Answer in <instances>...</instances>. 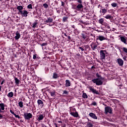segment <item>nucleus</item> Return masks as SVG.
<instances>
[{
  "mask_svg": "<svg viewBox=\"0 0 127 127\" xmlns=\"http://www.w3.org/2000/svg\"><path fill=\"white\" fill-rule=\"evenodd\" d=\"M111 5L113 6V7H116L117 5H118V4H117V3H112Z\"/></svg>",
  "mask_w": 127,
  "mask_h": 127,
  "instance_id": "f704fd0d",
  "label": "nucleus"
},
{
  "mask_svg": "<svg viewBox=\"0 0 127 127\" xmlns=\"http://www.w3.org/2000/svg\"><path fill=\"white\" fill-rule=\"evenodd\" d=\"M1 91V86H0V92Z\"/></svg>",
  "mask_w": 127,
  "mask_h": 127,
  "instance_id": "4d7b16f0",
  "label": "nucleus"
},
{
  "mask_svg": "<svg viewBox=\"0 0 127 127\" xmlns=\"http://www.w3.org/2000/svg\"><path fill=\"white\" fill-rule=\"evenodd\" d=\"M77 1L79 2V3H80V4L82 3V0H78Z\"/></svg>",
  "mask_w": 127,
  "mask_h": 127,
  "instance_id": "a18cd8bd",
  "label": "nucleus"
},
{
  "mask_svg": "<svg viewBox=\"0 0 127 127\" xmlns=\"http://www.w3.org/2000/svg\"><path fill=\"white\" fill-rule=\"evenodd\" d=\"M91 105L92 106H97V103L95 101H93Z\"/></svg>",
  "mask_w": 127,
  "mask_h": 127,
  "instance_id": "4c0bfd02",
  "label": "nucleus"
},
{
  "mask_svg": "<svg viewBox=\"0 0 127 127\" xmlns=\"http://www.w3.org/2000/svg\"><path fill=\"white\" fill-rule=\"evenodd\" d=\"M99 23L100 24H103L104 23V19L103 18H101L99 20Z\"/></svg>",
  "mask_w": 127,
  "mask_h": 127,
  "instance_id": "7c9ffc66",
  "label": "nucleus"
},
{
  "mask_svg": "<svg viewBox=\"0 0 127 127\" xmlns=\"http://www.w3.org/2000/svg\"><path fill=\"white\" fill-rule=\"evenodd\" d=\"M26 106H27V107H28V104H26Z\"/></svg>",
  "mask_w": 127,
  "mask_h": 127,
  "instance_id": "69168bd1",
  "label": "nucleus"
},
{
  "mask_svg": "<svg viewBox=\"0 0 127 127\" xmlns=\"http://www.w3.org/2000/svg\"><path fill=\"white\" fill-rule=\"evenodd\" d=\"M119 50L120 51V52H122V51L121 50V49H119Z\"/></svg>",
  "mask_w": 127,
  "mask_h": 127,
  "instance_id": "e2e57ef3",
  "label": "nucleus"
},
{
  "mask_svg": "<svg viewBox=\"0 0 127 127\" xmlns=\"http://www.w3.org/2000/svg\"><path fill=\"white\" fill-rule=\"evenodd\" d=\"M10 113H11V114H12V115H15V113H14V112H13V111L11 110H10Z\"/></svg>",
  "mask_w": 127,
  "mask_h": 127,
  "instance_id": "79ce46f5",
  "label": "nucleus"
},
{
  "mask_svg": "<svg viewBox=\"0 0 127 127\" xmlns=\"http://www.w3.org/2000/svg\"><path fill=\"white\" fill-rule=\"evenodd\" d=\"M53 21V18H51L50 17H48L47 19L45 21V22L47 23H51Z\"/></svg>",
  "mask_w": 127,
  "mask_h": 127,
  "instance_id": "f8f14e48",
  "label": "nucleus"
},
{
  "mask_svg": "<svg viewBox=\"0 0 127 127\" xmlns=\"http://www.w3.org/2000/svg\"><path fill=\"white\" fill-rule=\"evenodd\" d=\"M91 47L92 50H95V49H97V47H98V46H97V45H96L95 44H92L91 45Z\"/></svg>",
  "mask_w": 127,
  "mask_h": 127,
  "instance_id": "6ab92c4d",
  "label": "nucleus"
},
{
  "mask_svg": "<svg viewBox=\"0 0 127 127\" xmlns=\"http://www.w3.org/2000/svg\"><path fill=\"white\" fill-rule=\"evenodd\" d=\"M106 39H107L103 36H99L97 38V40H99L100 41H103V40H106Z\"/></svg>",
  "mask_w": 127,
  "mask_h": 127,
  "instance_id": "1a4fd4ad",
  "label": "nucleus"
},
{
  "mask_svg": "<svg viewBox=\"0 0 127 127\" xmlns=\"http://www.w3.org/2000/svg\"><path fill=\"white\" fill-rule=\"evenodd\" d=\"M54 125H55V126H56H56H57V124L56 123H54Z\"/></svg>",
  "mask_w": 127,
  "mask_h": 127,
  "instance_id": "680f3d73",
  "label": "nucleus"
},
{
  "mask_svg": "<svg viewBox=\"0 0 127 127\" xmlns=\"http://www.w3.org/2000/svg\"><path fill=\"white\" fill-rule=\"evenodd\" d=\"M96 75L97 77V78H98V80H103V78L102 77V76H101V75L99 74L98 73H97Z\"/></svg>",
  "mask_w": 127,
  "mask_h": 127,
  "instance_id": "a878e982",
  "label": "nucleus"
},
{
  "mask_svg": "<svg viewBox=\"0 0 127 127\" xmlns=\"http://www.w3.org/2000/svg\"><path fill=\"white\" fill-rule=\"evenodd\" d=\"M58 123H59V124L62 123V121H59Z\"/></svg>",
  "mask_w": 127,
  "mask_h": 127,
  "instance_id": "6e6d98bb",
  "label": "nucleus"
},
{
  "mask_svg": "<svg viewBox=\"0 0 127 127\" xmlns=\"http://www.w3.org/2000/svg\"><path fill=\"white\" fill-rule=\"evenodd\" d=\"M82 98H83V99H87L88 95H87V94L83 93L82 94Z\"/></svg>",
  "mask_w": 127,
  "mask_h": 127,
  "instance_id": "cd10ccee",
  "label": "nucleus"
},
{
  "mask_svg": "<svg viewBox=\"0 0 127 127\" xmlns=\"http://www.w3.org/2000/svg\"><path fill=\"white\" fill-rule=\"evenodd\" d=\"M33 59H34V60L36 59V55H33Z\"/></svg>",
  "mask_w": 127,
  "mask_h": 127,
  "instance_id": "c03bdc74",
  "label": "nucleus"
},
{
  "mask_svg": "<svg viewBox=\"0 0 127 127\" xmlns=\"http://www.w3.org/2000/svg\"><path fill=\"white\" fill-rule=\"evenodd\" d=\"M64 36H66V37L67 36V34L66 33H64Z\"/></svg>",
  "mask_w": 127,
  "mask_h": 127,
  "instance_id": "5fc2aeb1",
  "label": "nucleus"
},
{
  "mask_svg": "<svg viewBox=\"0 0 127 127\" xmlns=\"http://www.w3.org/2000/svg\"><path fill=\"white\" fill-rule=\"evenodd\" d=\"M93 68H95V66H92L91 67V68H92V69H93Z\"/></svg>",
  "mask_w": 127,
  "mask_h": 127,
  "instance_id": "bf43d9fd",
  "label": "nucleus"
},
{
  "mask_svg": "<svg viewBox=\"0 0 127 127\" xmlns=\"http://www.w3.org/2000/svg\"><path fill=\"white\" fill-rule=\"evenodd\" d=\"M2 118H3L2 115L1 114H0V120H1V119H2Z\"/></svg>",
  "mask_w": 127,
  "mask_h": 127,
  "instance_id": "de8ad7c7",
  "label": "nucleus"
},
{
  "mask_svg": "<svg viewBox=\"0 0 127 127\" xmlns=\"http://www.w3.org/2000/svg\"><path fill=\"white\" fill-rule=\"evenodd\" d=\"M79 48L81 50V51H84V49H83V48L79 47Z\"/></svg>",
  "mask_w": 127,
  "mask_h": 127,
  "instance_id": "49530a36",
  "label": "nucleus"
},
{
  "mask_svg": "<svg viewBox=\"0 0 127 127\" xmlns=\"http://www.w3.org/2000/svg\"><path fill=\"white\" fill-rule=\"evenodd\" d=\"M20 14H21L22 16H24L25 17H26L28 14V12L26 10L20 11Z\"/></svg>",
  "mask_w": 127,
  "mask_h": 127,
  "instance_id": "423d86ee",
  "label": "nucleus"
},
{
  "mask_svg": "<svg viewBox=\"0 0 127 127\" xmlns=\"http://www.w3.org/2000/svg\"><path fill=\"white\" fill-rule=\"evenodd\" d=\"M40 45L41 46H46L47 45V43L40 44Z\"/></svg>",
  "mask_w": 127,
  "mask_h": 127,
  "instance_id": "58836bf2",
  "label": "nucleus"
},
{
  "mask_svg": "<svg viewBox=\"0 0 127 127\" xmlns=\"http://www.w3.org/2000/svg\"><path fill=\"white\" fill-rule=\"evenodd\" d=\"M50 94H51V96H52V97H55V91L51 92Z\"/></svg>",
  "mask_w": 127,
  "mask_h": 127,
  "instance_id": "473e14b6",
  "label": "nucleus"
},
{
  "mask_svg": "<svg viewBox=\"0 0 127 127\" xmlns=\"http://www.w3.org/2000/svg\"><path fill=\"white\" fill-rule=\"evenodd\" d=\"M92 82H93V83L96 84V85H97V86H100V85L103 84V81L102 80L99 79V78H96V79H92Z\"/></svg>",
  "mask_w": 127,
  "mask_h": 127,
  "instance_id": "f257e3e1",
  "label": "nucleus"
},
{
  "mask_svg": "<svg viewBox=\"0 0 127 127\" xmlns=\"http://www.w3.org/2000/svg\"><path fill=\"white\" fill-rule=\"evenodd\" d=\"M64 4H65V3H64V2L62 1V6H64Z\"/></svg>",
  "mask_w": 127,
  "mask_h": 127,
  "instance_id": "09e8293b",
  "label": "nucleus"
},
{
  "mask_svg": "<svg viewBox=\"0 0 127 127\" xmlns=\"http://www.w3.org/2000/svg\"><path fill=\"white\" fill-rule=\"evenodd\" d=\"M102 11L103 14H105V13H107V12H108V10H107V9L106 8L102 9Z\"/></svg>",
  "mask_w": 127,
  "mask_h": 127,
  "instance_id": "c85d7f7f",
  "label": "nucleus"
},
{
  "mask_svg": "<svg viewBox=\"0 0 127 127\" xmlns=\"http://www.w3.org/2000/svg\"><path fill=\"white\" fill-rule=\"evenodd\" d=\"M43 6L45 7V8H48V4L47 3L43 4Z\"/></svg>",
  "mask_w": 127,
  "mask_h": 127,
  "instance_id": "e433bc0d",
  "label": "nucleus"
},
{
  "mask_svg": "<svg viewBox=\"0 0 127 127\" xmlns=\"http://www.w3.org/2000/svg\"><path fill=\"white\" fill-rule=\"evenodd\" d=\"M89 116H90L91 118H92V119H94V120H97L98 119L96 115L93 113H89Z\"/></svg>",
  "mask_w": 127,
  "mask_h": 127,
  "instance_id": "9b49d317",
  "label": "nucleus"
},
{
  "mask_svg": "<svg viewBox=\"0 0 127 127\" xmlns=\"http://www.w3.org/2000/svg\"><path fill=\"white\" fill-rule=\"evenodd\" d=\"M4 80L2 81L1 82V85H2L4 83Z\"/></svg>",
  "mask_w": 127,
  "mask_h": 127,
  "instance_id": "3c124183",
  "label": "nucleus"
},
{
  "mask_svg": "<svg viewBox=\"0 0 127 127\" xmlns=\"http://www.w3.org/2000/svg\"><path fill=\"white\" fill-rule=\"evenodd\" d=\"M89 90L91 91L93 94H96V95H100V93L98 91H97L96 89H94L93 87H89Z\"/></svg>",
  "mask_w": 127,
  "mask_h": 127,
  "instance_id": "39448f33",
  "label": "nucleus"
},
{
  "mask_svg": "<svg viewBox=\"0 0 127 127\" xmlns=\"http://www.w3.org/2000/svg\"><path fill=\"white\" fill-rule=\"evenodd\" d=\"M37 103H38V104L41 107V108H43V106H44V104H43V101H42L40 99H39L37 101Z\"/></svg>",
  "mask_w": 127,
  "mask_h": 127,
  "instance_id": "9d476101",
  "label": "nucleus"
},
{
  "mask_svg": "<svg viewBox=\"0 0 127 127\" xmlns=\"http://www.w3.org/2000/svg\"><path fill=\"white\" fill-rule=\"evenodd\" d=\"M70 114L71 115V116H73V117H75V118L78 117V114L75 112H71Z\"/></svg>",
  "mask_w": 127,
  "mask_h": 127,
  "instance_id": "412c9836",
  "label": "nucleus"
},
{
  "mask_svg": "<svg viewBox=\"0 0 127 127\" xmlns=\"http://www.w3.org/2000/svg\"><path fill=\"white\" fill-rule=\"evenodd\" d=\"M123 51L125 52V53H127V48H123Z\"/></svg>",
  "mask_w": 127,
  "mask_h": 127,
  "instance_id": "ea45409f",
  "label": "nucleus"
},
{
  "mask_svg": "<svg viewBox=\"0 0 127 127\" xmlns=\"http://www.w3.org/2000/svg\"><path fill=\"white\" fill-rule=\"evenodd\" d=\"M83 6L82 4H79L76 6L75 9L76 10H81V9H83Z\"/></svg>",
  "mask_w": 127,
  "mask_h": 127,
  "instance_id": "0eeeda50",
  "label": "nucleus"
},
{
  "mask_svg": "<svg viewBox=\"0 0 127 127\" xmlns=\"http://www.w3.org/2000/svg\"><path fill=\"white\" fill-rule=\"evenodd\" d=\"M63 94H68V91H67V90H64V91Z\"/></svg>",
  "mask_w": 127,
  "mask_h": 127,
  "instance_id": "37998d69",
  "label": "nucleus"
},
{
  "mask_svg": "<svg viewBox=\"0 0 127 127\" xmlns=\"http://www.w3.org/2000/svg\"><path fill=\"white\" fill-rule=\"evenodd\" d=\"M7 97H8V98H12V97H13V92H9L7 95Z\"/></svg>",
  "mask_w": 127,
  "mask_h": 127,
  "instance_id": "4be33fe9",
  "label": "nucleus"
},
{
  "mask_svg": "<svg viewBox=\"0 0 127 127\" xmlns=\"http://www.w3.org/2000/svg\"><path fill=\"white\" fill-rule=\"evenodd\" d=\"M66 127V125L65 124H64L63 127Z\"/></svg>",
  "mask_w": 127,
  "mask_h": 127,
  "instance_id": "052dcab7",
  "label": "nucleus"
},
{
  "mask_svg": "<svg viewBox=\"0 0 127 127\" xmlns=\"http://www.w3.org/2000/svg\"><path fill=\"white\" fill-rule=\"evenodd\" d=\"M14 116L15 117V118H18V119H20V117L19 116V115H17L15 114V115H14Z\"/></svg>",
  "mask_w": 127,
  "mask_h": 127,
  "instance_id": "a19ab883",
  "label": "nucleus"
},
{
  "mask_svg": "<svg viewBox=\"0 0 127 127\" xmlns=\"http://www.w3.org/2000/svg\"><path fill=\"white\" fill-rule=\"evenodd\" d=\"M17 9L19 10L18 14H20V11H22V9H23V7L22 6H18L17 7Z\"/></svg>",
  "mask_w": 127,
  "mask_h": 127,
  "instance_id": "2eb2a0df",
  "label": "nucleus"
},
{
  "mask_svg": "<svg viewBox=\"0 0 127 127\" xmlns=\"http://www.w3.org/2000/svg\"><path fill=\"white\" fill-rule=\"evenodd\" d=\"M27 8L32 9V4H30L27 6Z\"/></svg>",
  "mask_w": 127,
  "mask_h": 127,
  "instance_id": "c9c22d12",
  "label": "nucleus"
},
{
  "mask_svg": "<svg viewBox=\"0 0 127 127\" xmlns=\"http://www.w3.org/2000/svg\"><path fill=\"white\" fill-rule=\"evenodd\" d=\"M44 119V116L43 115H40L37 119V121H42Z\"/></svg>",
  "mask_w": 127,
  "mask_h": 127,
  "instance_id": "f3484780",
  "label": "nucleus"
},
{
  "mask_svg": "<svg viewBox=\"0 0 127 127\" xmlns=\"http://www.w3.org/2000/svg\"><path fill=\"white\" fill-rule=\"evenodd\" d=\"M81 35H82V37L83 39H86V38H87V36L85 35L84 33L81 34Z\"/></svg>",
  "mask_w": 127,
  "mask_h": 127,
  "instance_id": "2f4dec72",
  "label": "nucleus"
},
{
  "mask_svg": "<svg viewBox=\"0 0 127 127\" xmlns=\"http://www.w3.org/2000/svg\"><path fill=\"white\" fill-rule=\"evenodd\" d=\"M93 126L94 125H93L91 122H88L86 125L87 127H93Z\"/></svg>",
  "mask_w": 127,
  "mask_h": 127,
  "instance_id": "b1692460",
  "label": "nucleus"
},
{
  "mask_svg": "<svg viewBox=\"0 0 127 127\" xmlns=\"http://www.w3.org/2000/svg\"><path fill=\"white\" fill-rule=\"evenodd\" d=\"M123 59H124V60H127L126 59H127V57H124V58H123Z\"/></svg>",
  "mask_w": 127,
  "mask_h": 127,
  "instance_id": "603ef678",
  "label": "nucleus"
},
{
  "mask_svg": "<svg viewBox=\"0 0 127 127\" xmlns=\"http://www.w3.org/2000/svg\"><path fill=\"white\" fill-rule=\"evenodd\" d=\"M67 38H68V40H71V37L68 36Z\"/></svg>",
  "mask_w": 127,
  "mask_h": 127,
  "instance_id": "8fccbe9b",
  "label": "nucleus"
},
{
  "mask_svg": "<svg viewBox=\"0 0 127 127\" xmlns=\"http://www.w3.org/2000/svg\"><path fill=\"white\" fill-rule=\"evenodd\" d=\"M85 47H86L87 48H88V47H89V45H86V46H84Z\"/></svg>",
  "mask_w": 127,
  "mask_h": 127,
  "instance_id": "864d4df0",
  "label": "nucleus"
},
{
  "mask_svg": "<svg viewBox=\"0 0 127 127\" xmlns=\"http://www.w3.org/2000/svg\"><path fill=\"white\" fill-rule=\"evenodd\" d=\"M72 27L73 28H75V25H72Z\"/></svg>",
  "mask_w": 127,
  "mask_h": 127,
  "instance_id": "13d9d810",
  "label": "nucleus"
},
{
  "mask_svg": "<svg viewBox=\"0 0 127 127\" xmlns=\"http://www.w3.org/2000/svg\"><path fill=\"white\" fill-rule=\"evenodd\" d=\"M14 80L16 85H19V82H20V80L17 79V77H14Z\"/></svg>",
  "mask_w": 127,
  "mask_h": 127,
  "instance_id": "aec40b11",
  "label": "nucleus"
},
{
  "mask_svg": "<svg viewBox=\"0 0 127 127\" xmlns=\"http://www.w3.org/2000/svg\"><path fill=\"white\" fill-rule=\"evenodd\" d=\"M24 118L25 120L29 121L30 120V119L32 118V114H31V113H24Z\"/></svg>",
  "mask_w": 127,
  "mask_h": 127,
  "instance_id": "7ed1b4c3",
  "label": "nucleus"
},
{
  "mask_svg": "<svg viewBox=\"0 0 127 127\" xmlns=\"http://www.w3.org/2000/svg\"><path fill=\"white\" fill-rule=\"evenodd\" d=\"M0 113H1V109L0 108Z\"/></svg>",
  "mask_w": 127,
  "mask_h": 127,
  "instance_id": "0e129e2a",
  "label": "nucleus"
},
{
  "mask_svg": "<svg viewBox=\"0 0 127 127\" xmlns=\"http://www.w3.org/2000/svg\"><path fill=\"white\" fill-rule=\"evenodd\" d=\"M120 39L122 42L125 43V44H127V39L124 37H120Z\"/></svg>",
  "mask_w": 127,
  "mask_h": 127,
  "instance_id": "a211bd4d",
  "label": "nucleus"
},
{
  "mask_svg": "<svg viewBox=\"0 0 127 127\" xmlns=\"http://www.w3.org/2000/svg\"><path fill=\"white\" fill-rule=\"evenodd\" d=\"M4 104L3 103H0V107L2 111H4Z\"/></svg>",
  "mask_w": 127,
  "mask_h": 127,
  "instance_id": "5701e85b",
  "label": "nucleus"
},
{
  "mask_svg": "<svg viewBox=\"0 0 127 127\" xmlns=\"http://www.w3.org/2000/svg\"><path fill=\"white\" fill-rule=\"evenodd\" d=\"M53 78L54 79H57V78H58V74L56 73H54Z\"/></svg>",
  "mask_w": 127,
  "mask_h": 127,
  "instance_id": "c756f323",
  "label": "nucleus"
},
{
  "mask_svg": "<svg viewBox=\"0 0 127 127\" xmlns=\"http://www.w3.org/2000/svg\"><path fill=\"white\" fill-rule=\"evenodd\" d=\"M106 51L101 50L100 53V58L101 60H103V59H106Z\"/></svg>",
  "mask_w": 127,
  "mask_h": 127,
  "instance_id": "20e7f679",
  "label": "nucleus"
},
{
  "mask_svg": "<svg viewBox=\"0 0 127 127\" xmlns=\"http://www.w3.org/2000/svg\"><path fill=\"white\" fill-rule=\"evenodd\" d=\"M104 18L106 19H110V20L113 19L114 18V17L112 16V15L107 14L105 16H104Z\"/></svg>",
  "mask_w": 127,
  "mask_h": 127,
  "instance_id": "ddd939ff",
  "label": "nucleus"
},
{
  "mask_svg": "<svg viewBox=\"0 0 127 127\" xmlns=\"http://www.w3.org/2000/svg\"><path fill=\"white\" fill-rule=\"evenodd\" d=\"M113 114V108L110 106L106 107L105 108V114Z\"/></svg>",
  "mask_w": 127,
  "mask_h": 127,
  "instance_id": "f03ea898",
  "label": "nucleus"
},
{
  "mask_svg": "<svg viewBox=\"0 0 127 127\" xmlns=\"http://www.w3.org/2000/svg\"><path fill=\"white\" fill-rule=\"evenodd\" d=\"M56 127H58L57 126V125H56Z\"/></svg>",
  "mask_w": 127,
  "mask_h": 127,
  "instance_id": "338daca9",
  "label": "nucleus"
},
{
  "mask_svg": "<svg viewBox=\"0 0 127 127\" xmlns=\"http://www.w3.org/2000/svg\"><path fill=\"white\" fill-rule=\"evenodd\" d=\"M36 25H37V23L35 22L33 24L32 27H33V28H35V27H36Z\"/></svg>",
  "mask_w": 127,
  "mask_h": 127,
  "instance_id": "72a5a7b5",
  "label": "nucleus"
},
{
  "mask_svg": "<svg viewBox=\"0 0 127 127\" xmlns=\"http://www.w3.org/2000/svg\"><path fill=\"white\" fill-rule=\"evenodd\" d=\"M65 87H70L71 86V82L69 80H65Z\"/></svg>",
  "mask_w": 127,
  "mask_h": 127,
  "instance_id": "4468645a",
  "label": "nucleus"
},
{
  "mask_svg": "<svg viewBox=\"0 0 127 127\" xmlns=\"http://www.w3.org/2000/svg\"><path fill=\"white\" fill-rule=\"evenodd\" d=\"M18 105L20 108H23V102L22 101H20L18 103Z\"/></svg>",
  "mask_w": 127,
  "mask_h": 127,
  "instance_id": "bb28decb",
  "label": "nucleus"
},
{
  "mask_svg": "<svg viewBox=\"0 0 127 127\" xmlns=\"http://www.w3.org/2000/svg\"><path fill=\"white\" fill-rule=\"evenodd\" d=\"M100 12H102V11H100Z\"/></svg>",
  "mask_w": 127,
  "mask_h": 127,
  "instance_id": "774afa93",
  "label": "nucleus"
},
{
  "mask_svg": "<svg viewBox=\"0 0 127 127\" xmlns=\"http://www.w3.org/2000/svg\"><path fill=\"white\" fill-rule=\"evenodd\" d=\"M63 22H66V21H68V17L64 16L63 18Z\"/></svg>",
  "mask_w": 127,
  "mask_h": 127,
  "instance_id": "393cba45",
  "label": "nucleus"
},
{
  "mask_svg": "<svg viewBox=\"0 0 127 127\" xmlns=\"http://www.w3.org/2000/svg\"><path fill=\"white\" fill-rule=\"evenodd\" d=\"M20 38V34L18 32V31L16 32V36H15V39L16 40L19 39Z\"/></svg>",
  "mask_w": 127,
  "mask_h": 127,
  "instance_id": "dca6fc26",
  "label": "nucleus"
},
{
  "mask_svg": "<svg viewBox=\"0 0 127 127\" xmlns=\"http://www.w3.org/2000/svg\"><path fill=\"white\" fill-rule=\"evenodd\" d=\"M117 61L119 66H123L124 65V61L121 59H118Z\"/></svg>",
  "mask_w": 127,
  "mask_h": 127,
  "instance_id": "6e6552de",
  "label": "nucleus"
}]
</instances>
